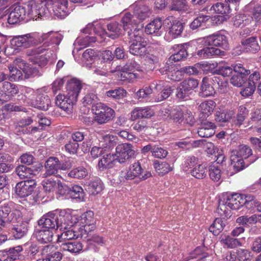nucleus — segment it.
<instances>
[{"instance_id":"f257e3e1","label":"nucleus","mask_w":261,"mask_h":261,"mask_svg":"<svg viewBox=\"0 0 261 261\" xmlns=\"http://www.w3.org/2000/svg\"><path fill=\"white\" fill-rule=\"evenodd\" d=\"M77 221L75 216L65 211L59 213L51 211L44 214L38 221V224L51 230L59 229L63 231L76 224Z\"/></svg>"},{"instance_id":"f03ea898","label":"nucleus","mask_w":261,"mask_h":261,"mask_svg":"<svg viewBox=\"0 0 261 261\" xmlns=\"http://www.w3.org/2000/svg\"><path fill=\"white\" fill-rule=\"evenodd\" d=\"M67 94H59L56 98V105L66 112H71L73 105L77 100L79 93L82 89L80 81L73 79L67 83Z\"/></svg>"},{"instance_id":"7ed1b4c3","label":"nucleus","mask_w":261,"mask_h":261,"mask_svg":"<svg viewBox=\"0 0 261 261\" xmlns=\"http://www.w3.org/2000/svg\"><path fill=\"white\" fill-rule=\"evenodd\" d=\"M130 45L129 53L137 56H145L147 54L146 42L143 37L142 29H135L133 32H128Z\"/></svg>"},{"instance_id":"20e7f679","label":"nucleus","mask_w":261,"mask_h":261,"mask_svg":"<svg viewBox=\"0 0 261 261\" xmlns=\"http://www.w3.org/2000/svg\"><path fill=\"white\" fill-rule=\"evenodd\" d=\"M12 203L0 204V226L5 228L11 223L19 222L21 219V213L17 210H12Z\"/></svg>"},{"instance_id":"39448f33","label":"nucleus","mask_w":261,"mask_h":261,"mask_svg":"<svg viewBox=\"0 0 261 261\" xmlns=\"http://www.w3.org/2000/svg\"><path fill=\"white\" fill-rule=\"evenodd\" d=\"M95 114L94 120L99 124L107 123L115 117V112L106 105L98 102L92 109Z\"/></svg>"},{"instance_id":"423d86ee","label":"nucleus","mask_w":261,"mask_h":261,"mask_svg":"<svg viewBox=\"0 0 261 261\" xmlns=\"http://www.w3.org/2000/svg\"><path fill=\"white\" fill-rule=\"evenodd\" d=\"M30 4H29L25 6L14 5L13 6L8 18V23L12 24L17 23L24 19L27 13L29 15H31V12H33V10L30 9Z\"/></svg>"},{"instance_id":"0eeeda50","label":"nucleus","mask_w":261,"mask_h":261,"mask_svg":"<svg viewBox=\"0 0 261 261\" xmlns=\"http://www.w3.org/2000/svg\"><path fill=\"white\" fill-rule=\"evenodd\" d=\"M206 46H215L220 47L224 49L228 48V43L226 37L219 33H215L202 38H200Z\"/></svg>"},{"instance_id":"6e6552de","label":"nucleus","mask_w":261,"mask_h":261,"mask_svg":"<svg viewBox=\"0 0 261 261\" xmlns=\"http://www.w3.org/2000/svg\"><path fill=\"white\" fill-rule=\"evenodd\" d=\"M13 64L22 70L24 74L25 79L41 75V73L36 67L27 63L21 57L15 58L13 61Z\"/></svg>"},{"instance_id":"1a4fd4ad","label":"nucleus","mask_w":261,"mask_h":261,"mask_svg":"<svg viewBox=\"0 0 261 261\" xmlns=\"http://www.w3.org/2000/svg\"><path fill=\"white\" fill-rule=\"evenodd\" d=\"M18 92L19 88L16 85L5 82L0 87V101L4 102L9 101Z\"/></svg>"},{"instance_id":"9d476101","label":"nucleus","mask_w":261,"mask_h":261,"mask_svg":"<svg viewBox=\"0 0 261 261\" xmlns=\"http://www.w3.org/2000/svg\"><path fill=\"white\" fill-rule=\"evenodd\" d=\"M236 73L230 79V83L237 87H241L246 81V76L250 73V70L246 69L242 64H237L233 66Z\"/></svg>"},{"instance_id":"9b49d317","label":"nucleus","mask_w":261,"mask_h":261,"mask_svg":"<svg viewBox=\"0 0 261 261\" xmlns=\"http://www.w3.org/2000/svg\"><path fill=\"white\" fill-rule=\"evenodd\" d=\"M9 233L15 239H21L25 237L28 232L29 222L23 221L22 219L19 222L11 223L9 227Z\"/></svg>"},{"instance_id":"f8f14e48","label":"nucleus","mask_w":261,"mask_h":261,"mask_svg":"<svg viewBox=\"0 0 261 261\" xmlns=\"http://www.w3.org/2000/svg\"><path fill=\"white\" fill-rule=\"evenodd\" d=\"M133 15L140 20H145L151 13V9L143 1H137L129 7Z\"/></svg>"},{"instance_id":"ddd939ff","label":"nucleus","mask_w":261,"mask_h":261,"mask_svg":"<svg viewBox=\"0 0 261 261\" xmlns=\"http://www.w3.org/2000/svg\"><path fill=\"white\" fill-rule=\"evenodd\" d=\"M48 6H51L54 14L58 18H63L69 13L67 0H48Z\"/></svg>"},{"instance_id":"4468645a","label":"nucleus","mask_w":261,"mask_h":261,"mask_svg":"<svg viewBox=\"0 0 261 261\" xmlns=\"http://www.w3.org/2000/svg\"><path fill=\"white\" fill-rule=\"evenodd\" d=\"M135 151L129 143L119 144L116 147V160L120 163H124L127 159L134 155Z\"/></svg>"},{"instance_id":"2eb2a0df","label":"nucleus","mask_w":261,"mask_h":261,"mask_svg":"<svg viewBox=\"0 0 261 261\" xmlns=\"http://www.w3.org/2000/svg\"><path fill=\"white\" fill-rule=\"evenodd\" d=\"M36 186L35 180H27L17 183L15 188V192L21 198L30 195Z\"/></svg>"},{"instance_id":"dca6fc26","label":"nucleus","mask_w":261,"mask_h":261,"mask_svg":"<svg viewBox=\"0 0 261 261\" xmlns=\"http://www.w3.org/2000/svg\"><path fill=\"white\" fill-rule=\"evenodd\" d=\"M11 44L15 47L29 48L32 46L38 44L37 40L30 34L18 36L13 38L11 41Z\"/></svg>"},{"instance_id":"f3484780","label":"nucleus","mask_w":261,"mask_h":261,"mask_svg":"<svg viewBox=\"0 0 261 261\" xmlns=\"http://www.w3.org/2000/svg\"><path fill=\"white\" fill-rule=\"evenodd\" d=\"M226 202L227 203V206L231 210H238L244 206L245 201H244V195H241L238 193L233 194H223Z\"/></svg>"},{"instance_id":"a211bd4d","label":"nucleus","mask_w":261,"mask_h":261,"mask_svg":"<svg viewBox=\"0 0 261 261\" xmlns=\"http://www.w3.org/2000/svg\"><path fill=\"white\" fill-rule=\"evenodd\" d=\"M216 102L212 100H207L201 102L198 106V110L200 112L199 120H204L210 116L216 107Z\"/></svg>"},{"instance_id":"6ab92c4d","label":"nucleus","mask_w":261,"mask_h":261,"mask_svg":"<svg viewBox=\"0 0 261 261\" xmlns=\"http://www.w3.org/2000/svg\"><path fill=\"white\" fill-rule=\"evenodd\" d=\"M242 48L244 52L255 54L260 48L257 38L252 36L241 41Z\"/></svg>"},{"instance_id":"aec40b11","label":"nucleus","mask_w":261,"mask_h":261,"mask_svg":"<svg viewBox=\"0 0 261 261\" xmlns=\"http://www.w3.org/2000/svg\"><path fill=\"white\" fill-rule=\"evenodd\" d=\"M258 159V156H253L250 158L249 163H246L244 162V159L238 156L231 153L230 156L231 164L232 165L233 168L236 172H239L246 167H247L251 163H254Z\"/></svg>"},{"instance_id":"412c9836","label":"nucleus","mask_w":261,"mask_h":261,"mask_svg":"<svg viewBox=\"0 0 261 261\" xmlns=\"http://www.w3.org/2000/svg\"><path fill=\"white\" fill-rule=\"evenodd\" d=\"M29 103L34 108L46 111L48 109L51 101L47 95L40 94L37 96L35 99H31Z\"/></svg>"},{"instance_id":"4be33fe9","label":"nucleus","mask_w":261,"mask_h":261,"mask_svg":"<svg viewBox=\"0 0 261 261\" xmlns=\"http://www.w3.org/2000/svg\"><path fill=\"white\" fill-rule=\"evenodd\" d=\"M60 167V161L56 157H49L45 162V168L46 172L44 176L55 175L57 174Z\"/></svg>"},{"instance_id":"5701e85b","label":"nucleus","mask_w":261,"mask_h":261,"mask_svg":"<svg viewBox=\"0 0 261 261\" xmlns=\"http://www.w3.org/2000/svg\"><path fill=\"white\" fill-rule=\"evenodd\" d=\"M142 172L141 164L137 161L131 164L126 172H122L121 175L126 180H132L138 177Z\"/></svg>"},{"instance_id":"b1692460","label":"nucleus","mask_w":261,"mask_h":261,"mask_svg":"<svg viewBox=\"0 0 261 261\" xmlns=\"http://www.w3.org/2000/svg\"><path fill=\"white\" fill-rule=\"evenodd\" d=\"M153 115V111L149 107H137L131 112L130 119L134 121L138 119L150 118Z\"/></svg>"},{"instance_id":"393cba45","label":"nucleus","mask_w":261,"mask_h":261,"mask_svg":"<svg viewBox=\"0 0 261 261\" xmlns=\"http://www.w3.org/2000/svg\"><path fill=\"white\" fill-rule=\"evenodd\" d=\"M162 25V19L160 18H155L146 26L145 32L148 34L161 36L163 33Z\"/></svg>"},{"instance_id":"a878e982","label":"nucleus","mask_w":261,"mask_h":261,"mask_svg":"<svg viewBox=\"0 0 261 261\" xmlns=\"http://www.w3.org/2000/svg\"><path fill=\"white\" fill-rule=\"evenodd\" d=\"M225 52L213 47H206L197 51L195 56L201 59H206L214 56H223Z\"/></svg>"},{"instance_id":"bb28decb","label":"nucleus","mask_w":261,"mask_h":261,"mask_svg":"<svg viewBox=\"0 0 261 261\" xmlns=\"http://www.w3.org/2000/svg\"><path fill=\"white\" fill-rule=\"evenodd\" d=\"M37 171V168H32L23 165H18L15 170L16 174L21 179L31 178L36 175Z\"/></svg>"},{"instance_id":"cd10ccee","label":"nucleus","mask_w":261,"mask_h":261,"mask_svg":"<svg viewBox=\"0 0 261 261\" xmlns=\"http://www.w3.org/2000/svg\"><path fill=\"white\" fill-rule=\"evenodd\" d=\"M215 93V90L210 83L208 79L205 77L202 79L200 87L199 95L202 97H207L213 96Z\"/></svg>"},{"instance_id":"c85d7f7f","label":"nucleus","mask_w":261,"mask_h":261,"mask_svg":"<svg viewBox=\"0 0 261 261\" xmlns=\"http://www.w3.org/2000/svg\"><path fill=\"white\" fill-rule=\"evenodd\" d=\"M74 226V225L71 227L64 229L61 235L58 236V241L63 243L66 240L76 239L81 236L80 232L75 230V227H73Z\"/></svg>"},{"instance_id":"c756f323","label":"nucleus","mask_w":261,"mask_h":261,"mask_svg":"<svg viewBox=\"0 0 261 261\" xmlns=\"http://www.w3.org/2000/svg\"><path fill=\"white\" fill-rule=\"evenodd\" d=\"M36 237L39 242L41 244H45L53 241L54 233L50 229H42L36 231Z\"/></svg>"},{"instance_id":"7c9ffc66","label":"nucleus","mask_w":261,"mask_h":261,"mask_svg":"<svg viewBox=\"0 0 261 261\" xmlns=\"http://www.w3.org/2000/svg\"><path fill=\"white\" fill-rule=\"evenodd\" d=\"M31 9H33L32 8ZM33 12H31V16L34 19V17H36L38 15V18H41V17L45 16L50 13L52 10V7L51 6H48V0L44 4L43 2L41 4V6H38V8H36L35 10H32Z\"/></svg>"},{"instance_id":"2f4dec72","label":"nucleus","mask_w":261,"mask_h":261,"mask_svg":"<svg viewBox=\"0 0 261 261\" xmlns=\"http://www.w3.org/2000/svg\"><path fill=\"white\" fill-rule=\"evenodd\" d=\"M177 46L179 47L178 50L169 57L168 60L169 64H173L175 62L184 60L188 56L187 50L182 45Z\"/></svg>"},{"instance_id":"473e14b6","label":"nucleus","mask_w":261,"mask_h":261,"mask_svg":"<svg viewBox=\"0 0 261 261\" xmlns=\"http://www.w3.org/2000/svg\"><path fill=\"white\" fill-rule=\"evenodd\" d=\"M231 153L244 159H247L250 156H252V157L254 156L251 148L245 144L239 145L236 149L232 151Z\"/></svg>"},{"instance_id":"72a5a7b5","label":"nucleus","mask_w":261,"mask_h":261,"mask_svg":"<svg viewBox=\"0 0 261 261\" xmlns=\"http://www.w3.org/2000/svg\"><path fill=\"white\" fill-rule=\"evenodd\" d=\"M60 247L62 250L68 251L73 253H79L83 249L82 244L79 242H63Z\"/></svg>"},{"instance_id":"f704fd0d","label":"nucleus","mask_w":261,"mask_h":261,"mask_svg":"<svg viewBox=\"0 0 261 261\" xmlns=\"http://www.w3.org/2000/svg\"><path fill=\"white\" fill-rule=\"evenodd\" d=\"M107 28L109 32H106V34L112 39H116L122 34L121 25L116 22L108 24Z\"/></svg>"},{"instance_id":"c9c22d12","label":"nucleus","mask_w":261,"mask_h":261,"mask_svg":"<svg viewBox=\"0 0 261 261\" xmlns=\"http://www.w3.org/2000/svg\"><path fill=\"white\" fill-rule=\"evenodd\" d=\"M207 170L205 164H199L190 171L192 176L197 179H203L206 176Z\"/></svg>"},{"instance_id":"e433bc0d","label":"nucleus","mask_w":261,"mask_h":261,"mask_svg":"<svg viewBox=\"0 0 261 261\" xmlns=\"http://www.w3.org/2000/svg\"><path fill=\"white\" fill-rule=\"evenodd\" d=\"M230 209L227 206L224 196L222 195L219 199V204L217 210V213L221 216L225 218L230 215Z\"/></svg>"},{"instance_id":"4c0bfd02","label":"nucleus","mask_w":261,"mask_h":261,"mask_svg":"<svg viewBox=\"0 0 261 261\" xmlns=\"http://www.w3.org/2000/svg\"><path fill=\"white\" fill-rule=\"evenodd\" d=\"M210 10L213 13L227 15L230 13L231 9L228 4L218 3L211 7Z\"/></svg>"},{"instance_id":"58836bf2","label":"nucleus","mask_w":261,"mask_h":261,"mask_svg":"<svg viewBox=\"0 0 261 261\" xmlns=\"http://www.w3.org/2000/svg\"><path fill=\"white\" fill-rule=\"evenodd\" d=\"M234 115L233 111L224 110L222 111H217L215 114V120L222 123L226 122L230 120Z\"/></svg>"},{"instance_id":"ea45409f","label":"nucleus","mask_w":261,"mask_h":261,"mask_svg":"<svg viewBox=\"0 0 261 261\" xmlns=\"http://www.w3.org/2000/svg\"><path fill=\"white\" fill-rule=\"evenodd\" d=\"M87 189L89 193L92 195L98 194L102 190L101 180L98 178L91 180L87 185Z\"/></svg>"},{"instance_id":"a19ab883","label":"nucleus","mask_w":261,"mask_h":261,"mask_svg":"<svg viewBox=\"0 0 261 261\" xmlns=\"http://www.w3.org/2000/svg\"><path fill=\"white\" fill-rule=\"evenodd\" d=\"M121 21L123 23V30L128 32H133L136 28L135 23L132 20V15L129 13H126L122 18Z\"/></svg>"},{"instance_id":"79ce46f5","label":"nucleus","mask_w":261,"mask_h":261,"mask_svg":"<svg viewBox=\"0 0 261 261\" xmlns=\"http://www.w3.org/2000/svg\"><path fill=\"white\" fill-rule=\"evenodd\" d=\"M153 167L159 174L164 175L172 170V167L166 162H161L155 160L153 162Z\"/></svg>"},{"instance_id":"37998d69","label":"nucleus","mask_w":261,"mask_h":261,"mask_svg":"<svg viewBox=\"0 0 261 261\" xmlns=\"http://www.w3.org/2000/svg\"><path fill=\"white\" fill-rule=\"evenodd\" d=\"M126 91L123 88H119L110 90L106 92L105 96L111 99H120L126 96Z\"/></svg>"},{"instance_id":"c03bdc74","label":"nucleus","mask_w":261,"mask_h":261,"mask_svg":"<svg viewBox=\"0 0 261 261\" xmlns=\"http://www.w3.org/2000/svg\"><path fill=\"white\" fill-rule=\"evenodd\" d=\"M84 192L83 188L78 185H71L69 197L72 199L82 201L84 198Z\"/></svg>"},{"instance_id":"a18cd8bd","label":"nucleus","mask_w":261,"mask_h":261,"mask_svg":"<svg viewBox=\"0 0 261 261\" xmlns=\"http://www.w3.org/2000/svg\"><path fill=\"white\" fill-rule=\"evenodd\" d=\"M113 155L107 154L104 155L102 158L99 161L98 166L101 170H103L107 168H111L113 166Z\"/></svg>"},{"instance_id":"49530a36","label":"nucleus","mask_w":261,"mask_h":261,"mask_svg":"<svg viewBox=\"0 0 261 261\" xmlns=\"http://www.w3.org/2000/svg\"><path fill=\"white\" fill-rule=\"evenodd\" d=\"M225 224L221 218H217L211 225L209 230L214 235H218L224 229Z\"/></svg>"},{"instance_id":"de8ad7c7","label":"nucleus","mask_w":261,"mask_h":261,"mask_svg":"<svg viewBox=\"0 0 261 261\" xmlns=\"http://www.w3.org/2000/svg\"><path fill=\"white\" fill-rule=\"evenodd\" d=\"M68 175L72 178H84L88 175V171L85 168L79 167L71 170L68 173Z\"/></svg>"},{"instance_id":"09e8293b","label":"nucleus","mask_w":261,"mask_h":261,"mask_svg":"<svg viewBox=\"0 0 261 261\" xmlns=\"http://www.w3.org/2000/svg\"><path fill=\"white\" fill-rule=\"evenodd\" d=\"M233 71V66L231 67L226 64H219L217 65L215 72L224 77L229 76Z\"/></svg>"},{"instance_id":"8fccbe9b","label":"nucleus","mask_w":261,"mask_h":261,"mask_svg":"<svg viewBox=\"0 0 261 261\" xmlns=\"http://www.w3.org/2000/svg\"><path fill=\"white\" fill-rule=\"evenodd\" d=\"M184 27L180 21H175L169 29V34L172 38H176L180 36L183 31Z\"/></svg>"},{"instance_id":"3c124183","label":"nucleus","mask_w":261,"mask_h":261,"mask_svg":"<svg viewBox=\"0 0 261 261\" xmlns=\"http://www.w3.org/2000/svg\"><path fill=\"white\" fill-rule=\"evenodd\" d=\"M184 112L179 108L174 109L170 114V118L175 124H181L184 121Z\"/></svg>"},{"instance_id":"603ef678","label":"nucleus","mask_w":261,"mask_h":261,"mask_svg":"<svg viewBox=\"0 0 261 261\" xmlns=\"http://www.w3.org/2000/svg\"><path fill=\"white\" fill-rule=\"evenodd\" d=\"M221 242L229 248H234L241 245L240 242L238 239L228 236L223 238L221 240Z\"/></svg>"},{"instance_id":"864d4df0","label":"nucleus","mask_w":261,"mask_h":261,"mask_svg":"<svg viewBox=\"0 0 261 261\" xmlns=\"http://www.w3.org/2000/svg\"><path fill=\"white\" fill-rule=\"evenodd\" d=\"M209 175L210 178L214 181H218L221 177V170L215 164H212L209 167Z\"/></svg>"},{"instance_id":"5fc2aeb1","label":"nucleus","mask_w":261,"mask_h":261,"mask_svg":"<svg viewBox=\"0 0 261 261\" xmlns=\"http://www.w3.org/2000/svg\"><path fill=\"white\" fill-rule=\"evenodd\" d=\"M189 92L191 93L192 91L198 86L199 82L197 80L193 78H188L180 83Z\"/></svg>"},{"instance_id":"6e6d98bb","label":"nucleus","mask_w":261,"mask_h":261,"mask_svg":"<svg viewBox=\"0 0 261 261\" xmlns=\"http://www.w3.org/2000/svg\"><path fill=\"white\" fill-rule=\"evenodd\" d=\"M236 254L238 261L251 260V252L248 250L239 249L237 250Z\"/></svg>"},{"instance_id":"4d7b16f0","label":"nucleus","mask_w":261,"mask_h":261,"mask_svg":"<svg viewBox=\"0 0 261 261\" xmlns=\"http://www.w3.org/2000/svg\"><path fill=\"white\" fill-rule=\"evenodd\" d=\"M199 159L193 155H189L185 158L184 166L185 168L192 169L194 167L199 164Z\"/></svg>"},{"instance_id":"13d9d810","label":"nucleus","mask_w":261,"mask_h":261,"mask_svg":"<svg viewBox=\"0 0 261 261\" xmlns=\"http://www.w3.org/2000/svg\"><path fill=\"white\" fill-rule=\"evenodd\" d=\"M188 5L186 0H174L170 6L172 11H182L187 9Z\"/></svg>"},{"instance_id":"bf43d9fd","label":"nucleus","mask_w":261,"mask_h":261,"mask_svg":"<svg viewBox=\"0 0 261 261\" xmlns=\"http://www.w3.org/2000/svg\"><path fill=\"white\" fill-rule=\"evenodd\" d=\"M95 220L92 211H89L82 215L81 223L83 225L95 224Z\"/></svg>"},{"instance_id":"052dcab7","label":"nucleus","mask_w":261,"mask_h":261,"mask_svg":"<svg viewBox=\"0 0 261 261\" xmlns=\"http://www.w3.org/2000/svg\"><path fill=\"white\" fill-rule=\"evenodd\" d=\"M134 130L138 133H144L148 129L147 122L144 120H139L132 124Z\"/></svg>"},{"instance_id":"680f3d73","label":"nucleus","mask_w":261,"mask_h":261,"mask_svg":"<svg viewBox=\"0 0 261 261\" xmlns=\"http://www.w3.org/2000/svg\"><path fill=\"white\" fill-rule=\"evenodd\" d=\"M244 201H245L244 206L247 209L252 211L256 208L257 201L254 199V197L253 196L244 195Z\"/></svg>"},{"instance_id":"e2e57ef3","label":"nucleus","mask_w":261,"mask_h":261,"mask_svg":"<svg viewBox=\"0 0 261 261\" xmlns=\"http://www.w3.org/2000/svg\"><path fill=\"white\" fill-rule=\"evenodd\" d=\"M168 153L166 149L155 145L152 151V156L154 158L162 159L165 158Z\"/></svg>"},{"instance_id":"0e129e2a","label":"nucleus","mask_w":261,"mask_h":261,"mask_svg":"<svg viewBox=\"0 0 261 261\" xmlns=\"http://www.w3.org/2000/svg\"><path fill=\"white\" fill-rule=\"evenodd\" d=\"M13 66L10 65L9 66L10 78L15 81L22 80L23 79V75L21 71L18 70L16 67H15L14 66L15 65L13 64Z\"/></svg>"},{"instance_id":"69168bd1","label":"nucleus","mask_w":261,"mask_h":261,"mask_svg":"<svg viewBox=\"0 0 261 261\" xmlns=\"http://www.w3.org/2000/svg\"><path fill=\"white\" fill-rule=\"evenodd\" d=\"M210 17L207 15H201L195 18L191 23L190 28L192 30H195L200 27L202 23L207 21Z\"/></svg>"},{"instance_id":"338daca9","label":"nucleus","mask_w":261,"mask_h":261,"mask_svg":"<svg viewBox=\"0 0 261 261\" xmlns=\"http://www.w3.org/2000/svg\"><path fill=\"white\" fill-rule=\"evenodd\" d=\"M29 60L35 64H38L40 67L45 66L48 61L47 58L43 55L31 57Z\"/></svg>"},{"instance_id":"774afa93","label":"nucleus","mask_w":261,"mask_h":261,"mask_svg":"<svg viewBox=\"0 0 261 261\" xmlns=\"http://www.w3.org/2000/svg\"><path fill=\"white\" fill-rule=\"evenodd\" d=\"M97 101L98 98L97 96L93 93L88 94L83 98V103L85 105H92V108L94 106L98 103L97 102Z\"/></svg>"}]
</instances>
